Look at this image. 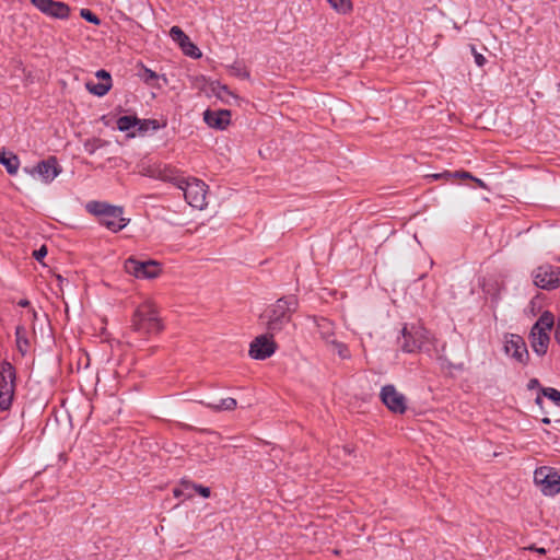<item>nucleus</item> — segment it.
<instances>
[{"label": "nucleus", "mask_w": 560, "mask_h": 560, "mask_svg": "<svg viewBox=\"0 0 560 560\" xmlns=\"http://www.w3.org/2000/svg\"><path fill=\"white\" fill-rule=\"evenodd\" d=\"M131 328L141 336L156 335L164 328L158 306L152 300H145L135 311Z\"/></svg>", "instance_id": "1"}, {"label": "nucleus", "mask_w": 560, "mask_h": 560, "mask_svg": "<svg viewBox=\"0 0 560 560\" xmlns=\"http://www.w3.org/2000/svg\"><path fill=\"white\" fill-rule=\"evenodd\" d=\"M298 308L295 296L281 298L267 311V329L271 334L281 331L290 322Z\"/></svg>", "instance_id": "2"}, {"label": "nucleus", "mask_w": 560, "mask_h": 560, "mask_svg": "<svg viewBox=\"0 0 560 560\" xmlns=\"http://www.w3.org/2000/svg\"><path fill=\"white\" fill-rule=\"evenodd\" d=\"M88 210L96 215L98 222L112 232L122 230L129 221L122 217L124 210L121 207L112 206L106 202H91L88 205Z\"/></svg>", "instance_id": "3"}, {"label": "nucleus", "mask_w": 560, "mask_h": 560, "mask_svg": "<svg viewBox=\"0 0 560 560\" xmlns=\"http://www.w3.org/2000/svg\"><path fill=\"white\" fill-rule=\"evenodd\" d=\"M553 315L550 312H545L532 327L529 339L530 346L536 354H546L550 340L548 332L553 327Z\"/></svg>", "instance_id": "4"}, {"label": "nucleus", "mask_w": 560, "mask_h": 560, "mask_svg": "<svg viewBox=\"0 0 560 560\" xmlns=\"http://www.w3.org/2000/svg\"><path fill=\"white\" fill-rule=\"evenodd\" d=\"M177 188L183 190L185 200L192 208L202 210L207 206V185L196 177L183 178Z\"/></svg>", "instance_id": "5"}, {"label": "nucleus", "mask_w": 560, "mask_h": 560, "mask_svg": "<svg viewBox=\"0 0 560 560\" xmlns=\"http://www.w3.org/2000/svg\"><path fill=\"white\" fill-rule=\"evenodd\" d=\"M534 483L544 495L552 497L560 492V469L541 466L534 471Z\"/></svg>", "instance_id": "6"}, {"label": "nucleus", "mask_w": 560, "mask_h": 560, "mask_svg": "<svg viewBox=\"0 0 560 560\" xmlns=\"http://www.w3.org/2000/svg\"><path fill=\"white\" fill-rule=\"evenodd\" d=\"M401 332L404 338L401 349L405 352L420 350L430 340V332L421 325L405 326Z\"/></svg>", "instance_id": "7"}, {"label": "nucleus", "mask_w": 560, "mask_h": 560, "mask_svg": "<svg viewBox=\"0 0 560 560\" xmlns=\"http://www.w3.org/2000/svg\"><path fill=\"white\" fill-rule=\"evenodd\" d=\"M534 283L542 290H555L560 287V267L545 264L533 272Z\"/></svg>", "instance_id": "8"}, {"label": "nucleus", "mask_w": 560, "mask_h": 560, "mask_svg": "<svg viewBox=\"0 0 560 560\" xmlns=\"http://www.w3.org/2000/svg\"><path fill=\"white\" fill-rule=\"evenodd\" d=\"M24 171L32 177L37 176L43 183L49 184L61 173V167L55 156H49L32 168L25 167Z\"/></svg>", "instance_id": "9"}, {"label": "nucleus", "mask_w": 560, "mask_h": 560, "mask_svg": "<svg viewBox=\"0 0 560 560\" xmlns=\"http://www.w3.org/2000/svg\"><path fill=\"white\" fill-rule=\"evenodd\" d=\"M124 268L127 273L140 279H153L161 272L159 262L154 260L138 261L129 258L125 261Z\"/></svg>", "instance_id": "10"}, {"label": "nucleus", "mask_w": 560, "mask_h": 560, "mask_svg": "<svg viewBox=\"0 0 560 560\" xmlns=\"http://www.w3.org/2000/svg\"><path fill=\"white\" fill-rule=\"evenodd\" d=\"M277 349L273 340V334L257 336L249 345V355L255 360H266L270 358Z\"/></svg>", "instance_id": "11"}, {"label": "nucleus", "mask_w": 560, "mask_h": 560, "mask_svg": "<svg viewBox=\"0 0 560 560\" xmlns=\"http://www.w3.org/2000/svg\"><path fill=\"white\" fill-rule=\"evenodd\" d=\"M504 351L520 364H527L529 354L526 342L521 336L515 334L506 336L504 341Z\"/></svg>", "instance_id": "12"}, {"label": "nucleus", "mask_w": 560, "mask_h": 560, "mask_svg": "<svg viewBox=\"0 0 560 560\" xmlns=\"http://www.w3.org/2000/svg\"><path fill=\"white\" fill-rule=\"evenodd\" d=\"M380 397L382 402L395 413H404L407 409L406 397L399 393L394 385L382 387Z\"/></svg>", "instance_id": "13"}, {"label": "nucleus", "mask_w": 560, "mask_h": 560, "mask_svg": "<svg viewBox=\"0 0 560 560\" xmlns=\"http://www.w3.org/2000/svg\"><path fill=\"white\" fill-rule=\"evenodd\" d=\"M31 2L44 14L52 19L66 20L69 18L70 8L62 1L31 0Z\"/></svg>", "instance_id": "14"}, {"label": "nucleus", "mask_w": 560, "mask_h": 560, "mask_svg": "<svg viewBox=\"0 0 560 560\" xmlns=\"http://www.w3.org/2000/svg\"><path fill=\"white\" fill-rule=\"evenodd\" d=\"M170 36L179 45L186 56L194 59H198L202 56L201 50L190 40L179 26H173L170 30Z\"/></svg>", "instance_id": "15"}, {"label": "nucleus", "mask_w": 560, "mask_h": 560, "mask_svg": "<svg viewBox=\"0 0 560 560\" xmlns=\"http://www.w3.org/2000/svg\"><path fill=\"white\" fill-rule=\"evenodd\" d=\"M203 119L207 125L211 128L224 129L229 126L231 120V114L229 110H206L203 113Z\"/></svg>", "instance_id": "16"}, {"label": "nucleus", "mask_w": 560, "mask_h": 560, "mask_svg": "<svg viewBox=\"0 0 560 560\" xmlns=\"http://www.w3.org/2000/svg\"><path fill=\"white\" fill-rule=\"evenodd\" d=\"M15 369L10 362L0 364V389L15 390Z\"/></svg>", "instance_id": "17"}, {"label": "nucleus", "mask_w": 560, "mask_h": 560, "mask_svg": "<svg viewBox=\"0 0 560 560\" xmlns=\"http://www.w3.org/2000/svg\"><path fill=\"white\" fill-rule=\"evenodd\" d=\"M313 319L317 326L318 334L322 340L325 342V345L330 340L335 339V325L329 319L324 317H313Z\"/></svg>", "instance_id": "18"}, {"label": "nucleus", "mask_w": 560, "mask_h": 560, "mask_svg": "<svg viewBox=\"0 0 560 560\" xmlns=\"http://www.w3.org/2000/svg\"><path fill=\"white\" fill-rule=\"evenodd\" d=\"M159 168L161 174L156 176V179L172 183L176 187L178 184L183 183V177L179 176V172L175 167L168 164L160 163Z\"/></svg>", "instance_id": "19"}, {"label": "nucleus", "mask_w": 560, "mask_h": 560, "mask_svg": "<svg viewBox=\"0 0 560 560\" xmlns=\"http://www.w3.org/2000/svg\"><path fill=\"white\" fill-rule=\"evenodd\" d=\"M0 164H2L10 175H15L20 166L19 158L13 153L0 152Z\"/></svg>", "instance_id": "20"}, {"label": "nucleus", "mask_w": 560, "mask_h": 560, "mask_svg": "<svg viewBox=\"0 0 560 560\" xmlns=\"http://www.w3.org/2000/svg\"><path fill=\"white\" fill-rule=\"evenodd\" d=\"M326 348L342 360H348L351 358L348 346L341 341H338L336 338L327 342Z\"/></svg>", "instance_id": "21"}, {"label": "nucleus", "mask_w": 560, "mask_h": 560, "mask_svg": "<svg viewBox=\"0 0 560 560\" xmlns=\"http://www.w3.org/2000/svg\"><path fill=\"white\" fill-rule=\"evenodd\" d=\"M201 404L206 405L208 408H210L213 411H231L234 410L237 406L236 399L232 397L223 398L218 404L213 402H203Z\"/></svg>", "instance_id": "22"}, {"label": "nucleus", "mask_w": 560, "mask_h": 560, "mask_svg": "<svg viewBox=\"0 0 560 560\" xmlns=\"http://www.w3.org/2000/svg\"><path fill=\"white\" fill-rule=\"evenodd\" d=\"M160 163L161 162H143L139 165V174L142 176H147L150 178L156 179L160 173Z\"/></svg>", "instance_id": "23"}, {"label": "nucleus", "mask_w": 560, "mask_h": 560, "mask_svg": "<svg viewBox=\"0 0 560 560\" xmlns=\"http://www.w3.org/2000/svg\"><path fill=\"white\" fill-rule=\"evenodd\" d=\"M140 122V118L136 116H121L117 119V129L122 132H127L132 128L137 129V125Z\"/></svg>", "instance_id": "24"}, {"label": "nucleus", "mask_w": 560, "mask_h": 560, "mask_svg": "<svg viewBox=\"0 0 560 560\" xmlns=\"http://www.w3.org/2000/svg\"><path fill=\"white\" fill-rule=\"evenodd\" d=\"M88 91L96 96H104L112 88V82L102 81L100 83L86 82Z\"/></svg>", "instance_id": "25"}, {"label": "nucleus", "mask_w": 560, "mask_h": 560, "mask_svg": "<svg viewBox=\"0 0 560 560\" xmlns=\"http://www.w3.org/2000/svg\"><path fill=\"white\" fill-rule=\"evenodd\" d=\"M16 346L19 351L24 355L28 349V340L26 338V330L22 326H18L15 329Z\"/></svg>", "instance_id": "26"}, {"label": "nucleus", "mask_w": 560, "mask_h": 560, "mask_svg": "<svg viewBox=\"0 0 560 560\" xmlns=\"http://www.w3.org/2000/svg\"><path fill=\"white\" fill-rule=\"evenodd\" d=\"M165 125L166 124L160 125L156 119H140V122L137 125V131L142 135L148 130H159L165 127Z\"/></svg>", "instance_id": "27"}, {"label": "nucleus", "mask_w": 560, "mask_h": 560, "mask_svg": "<svg viewBox=\"0 0 560 560\" xmlns=\"http://www.w3.org/2000/svg\"><path fill=\"white\" fill-rule=\"evenodd\" d=\"M329 4L339 13L347 14L352 10L351 0H327Z\"/></svg>", "instance_id": "28"}, {"label": "nucleus", "mask_w": 560, "mask_h": 560, "mask_svg": "<svg viewBox=\"0 0 560 560\" xmlns=\"http://www.w3.org/2000/svg\"><path fill=\"white\" fill-rule=\"evenodd\" d=\"M182 486L184 488H190L194 489L198 494H200L203 498H209L211 494L210 488L205 487L202 485H198L188 480H183Z\"/></svg>", "instance_id": "29"}, {"label": "nucleus", "mask_w": 560, "mask_h": 560, "mask_svg": "<svg viewBox=\"0 0 560 560\" xmlns=\"http://www.w3.org/2000/svg\"><path fill=\"white\" fill-rule=\"evenodd\" d=\"M14 390L0 389V410L5 411L11 407Z\"/></svg>", "instance_id": "30"}, {"label": "nucleus", "mask_w": 560, "mask_h": 560, "mask_svg": "<svg viewBox=\"0 0 560 560\" xmlns=\"http://www.w3.org/2000/svg\"><path fill=\"white\" fill-rule=\"evenodd\" d=\"M541 394L553 401L557 406H560V392L552 387H546L540 389Z\"/></svg>", "instance_id": "31"}, {"label": "nucleus", "mask_w": 560, "mask_h": 560, "mask_svg": "<svg viewBox=\"0 0 560 560\" xmlns=\"http://www.w3.org/2000/svg\"><path fill=\"white\" fill-rule=\"evenodd\" d=\"M105 142L101 139H92L84 142V150L89 154H94L95 151L102 147H104Z\"/></svg>", "instance_id": "32"}, {"label": "nucleus", "mask_w": 560, "mask_h": 560, "mask_svg": "<svg viewBox=\"0 0 560 560\" xmlns=\"http://www.w3.org/2000/svg\"><path fill=\"white\" fill-rule=\"evenodd\" d=\"M80 15L94 25H100L101 23V20L89 9H81Z\"/></svg>", "instance_id": "33"}, {"label": "nucleus", "mask_w": 560, "mask_h": 560, "mask_svg": "<svg viewBox=\"0 0 560 560\" xmlns=\"http://www.w3.org/2000/svg\"><path fill=\"white\" fill-rule=\"evenodd\" d=\"M234 74L242 77V78H249V72L246 70V68L242 67L241 65H234L231 67Z\"/></svg>", "instance_id": "34"}, {"label": "nucleus", "mask_w": 560, "mask_h": 560, "mask_svg": "<svg viewBox=\"0 0 560 560\" xmlns=\"http://www.w3.org/2000/svg\"><path fill=\"white\" fill-rule=\"evenodd\" d=\"M471 50H472V54H474L475 62L477 63V66L482 67L486 63V61H487L486 58L481 54H479L475 49V47H472Z\"/></svg>", "instance_id": "35"}, {"label": "nucleus", "mask_w": 560, "mask_h": 560, "mask_svg": "<svg viewBox=\"0 0 560 560\" xmlns=\"http://www.w3.org/2000/svg\"><path fill=\"white\" fill-rule=\"evenodd\" d=\"M47 255V247L43 245L39 249L34 250L33 256L36 260L42 261V259Z\"/></svg>", "instance_id": "36"}, {"label": "nucleus", "mask_w": 560, "mask_h": 560, "mask_svg": "<svg viewBox=\"0 0 560 560\" xmlns=\"http://www.w3.org/2000/svg\"><path fill=\"white\" fill-rule=\"evenodd\" d=\"M451 174H452V178H455V177L467 178V179L474 178V176L469 172H466V171L451 172Z\"/></svg>", "instance_id": "37"}, {"label": "nucleus", "mask_w": 560, "mask_h": 560, "mask_svg": "<svg viewBox=\"0 0 560 560\" xmlns=\"http://www.w3.org/2000/svg\"><path fill=\"white\" fill-rule=\"evenodd\" d=\"M189 488H184L182 485H180V488H175L173 490V494L175 498H180V497H185V498H190L191 495L190 494H186V490H188Z\"/></svg>", "instance_id": "38"}, {"label": "nucleus", "mask_w": 560, "mask_h": 560, "mask_svg": "<svg viewBox=\"0 0 560 560\" xmlns=\"http://www.w3.org/2000/svg\"><path fill=\"white\" fill-rule=\"evenodd\" d=\"M428 177L435 179V180L441 179V178L450 179V178H452V174H451V172H443V173L430 174V175H428Z\"/></svg>", "instance_id": "39"}, {"label": "nucleus", "mask_w": 560, "mask_h": 560, "mask_svg": "<svg viewBox=\"0 0 560 560\" xmlns=\"http://www.w3.org/2000/svg\"><path fill=\"white\" fill-rule=\"evenodd\" d=\"M156 78H158V74L154 71L147 69V68L144 69V81L147 83L151 82L152 80H154Z\"/></svg>", "instance_id": "40"}, {"label": "nucleus", "mask_w": 560, "mask_h": 560, "mask_svg": "<svg viewBox=\"0 0 560 560\" xmlns=\"http://www.w3.org/2000/svg\"><path fill=\"white\" fill-rule=\"evenodd\" d=\"M96 78L101 79L102 81L112 82L110 74L105 70H98L96 72Z\"/></svg>", "instance_id": "41"}, {"label": "nucleus", "mask_w": 560, "mask_h": 560, "mask_svg": "<svg viewBox=\"0 0 560 560\" xmlns=\"http://www.w3.org/2000/svg\"><path fill=\"white\" fill-rule=\"evenodd\" d=\"M539 386V381L537 378L529 380L527 387L528 389H534Z\"/></svg>", "instance_id": "42"}, {"label": "nucleus", "mask_w": 560, "mask_h": 560, "mask_svg": "<svg viewBox=\"0 0 560 560\" xmlns=\"http://www.w3.org/2000/svg\"><path fill=\"white\" fill-rule=\"evenodd\" d=\"M555 338H556L557 342L560 343V316H559V319L557 323Z\"/></svg>", "instance_id": "43"}, {"label": "nucleus", "mask_w": 560, "mask_h": 560, "mask_svg": "<svg viewBox=\"0 0 560 560\" xmlns=\"http://www.w3.org/2000/svg\"><path fill=\"white\" fill-rule=\"evenodd\" d=\"M472 180H475L479 187L486 188V184L481 179L474 177Z\"/></svg>", "instance_id": "44"}, {"label": "nucleus", "mask_w": 560, "mask_h": 560, "mask_svg": "<svg viewBox=\"0 0 560 560\" xmlns=\"http://www.w3.org/2000/svg\"><path fill=\"white\" fill-rule=\"evenodd\" d=\"M28 304H30V302L27 300H21L19 302V305L22 306V307H26V306H28Z\"/></svg>", "instance_id": "45"}, {"label": "nucleus", "mask_w": 560, "mask_h": 560, "mask_svg": "<svg viewBox=\"0 0 560 560\" xmlns=\"http://www.w3.org/2000/svg\"><path fill=\"white\" fill-rule=\"evenodd\" d=\"M535 402H536L538 406H541V404H542V398H541V396H540V395H538V396L536 397Z\"/></svg>", "instance_id": "46"}, {"label": "nucleus", "mask_w": 560, "mask_h": 560, "mask_svg": "<svg viewBox=\"0 0 560 560\" xmlns=\"http://www.w3.org/2000/svg\"><path fill=\"white\" fill-rule=\"evenodd\" d=\"M541 422L545 423V424H549L550 423V419L545 417L541 419Z\"/></svg>", "instance_id": "47"}, {"label": "nucleus", "mask_w": 560, "mask_h": 560, "mask_svg": "<svg viewBox=\"0 0 560 560\" xmlns=\"http://www.w3.org/2000/svg\"><path fill=\"white\" fill-rule=\"evenodd\" d=\"M129 138H135L136 137V133L135 132H131V133H128L127 135Z\"/></svg>", "instance_id": "48"}, {"label": "nucleus", "mask_w": 560, "mask_h": 560, "mask_svg": "<svg viewBox=\"0 0 560 560\" xmlns=\"http://www.w3.org/2000/svg\"><path fill=\"white\" fill-rule=\"evenodd\" d=\"M538 553H544L545 552V549L540 548V549H537Z\"/></svg>", "instance_id": "49"}]
</instances>
